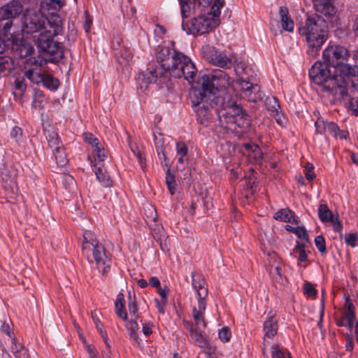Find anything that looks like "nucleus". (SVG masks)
<instances>
[{
  "mask_svg": "<svg viewBox=\"0 0 358 358\" xmlns=\"http://www.w3.org/2000/svg\"><path fill=\"white\" fill-rule=\"evenodd\" d=\"M345 308V310L343 313L341 319L336 320V324L339 327H345L352 331L355 320V308L349 297L346 298Z\"/></svg>",
  "mask_w": 358,
  "mask_h": 358,
  "instance_id": "4468645a",
  "label": "nucleus"
},
{
  "mask_svg": "<svg viewBox=\"0 0 358 358\" xmlns=\"http://www.w3.org/2000/svg\"><path fill=\"white\" fill-rule=\"evenodd\" d=\"M315 10L327 17H331L336 13L333 0H312Z\"/></svg>",
  "mask_w": 358,
  "mask_h": 358,
  "instance_id": "f3484780",
  "label": "nucleus"
},
{
  "mask_svg": "<svg viewBox=\"0 0 358 358\" xmlns=\"http://www.w3.org/2000/svg\"><path fill=\"white\" fill-rule=\"evenodd\" d=\"M131 150L134 152V154L136 155V157L138 158V162L141 166V169L144 170V168L145 166V159L143 155V153L138 149V148H136V149H134L131 148Z\"/></svg>",
  "mask_w": 358,
  "mask_h": 358,
  "instance_id": "e2e57ef3",
  "label": "nucleus"
},
{
  "mask_svg": "<svg viewBox=\"0 0 358 358\" xmlns=\"http://www.w3.org/2000/svg\"><path fill=\"white\" fill-rule=\"evenodd\" d=\"M115 313L122 320L126 321L128 320V314L125 308L124 296L122 293L118 294L117 299L115 303Z\"/></svg>",
  "mask_w": 358,
  "mask_h": 358,
  "instance_id": "bb28decb",
  "label": "nucleus"
},
{
  "mask_svg": "<svg viewBox=\"0 0 358 358\" xmlns=\"http://www.w3.org/2000/svg\"><path fill=\"white\" fill-rule=\"evenodd\" d=\"M192 281L193 287L196 289H201L204 286L206 281L201 274L192 273Z\"/></svg>",
  "mask_w": 358,
  "mask_h": 358,
  "instance_id": "de8ad7c7",
  "label": "nucleus"
},
{
  "mask_svg": "<svg viewBox=\"0 0 358 358\" xmlns=\"http://www.w3.org/2000/svg\"><path fill=\"white\" fill-rule=\"evenodd\" d=\"M84 141L90 144L93 148H95L99 145V139L92 133L85 132L83 134Z\"/></svg>",
  "mask_w": 358,
  "mask_h": 358,
  "instance_id": "603ef678",
  "label": "nucleus"
},
{
  "mask_svg": "<svg viewBox=\"0 0 358 358\" xmlns=\"http://www.w3.org/2000/svg\"><path fill=\"white\" fill-rule=\"evenodd\" d=\"M273 218L280 222H290L292 224H297L299 222V217L289 208H282L279 210L274 214Z\"/></svg>",
  "mask_w": 358,
  "mask_h": 358,
  "instance_id": "aec40b11",
  "label": "nucleus"
},
{
  "mask_svg": "<svg viewBox=\"0 0 358 358\" xmlns=\"http://www.w3.org/2000/svg\"><path fill=\"white\" fill-rule=\"evenodd\" d=\"M166 184L171 194H173L176 192V182L175 175L171 173L169 168L166 171Z\"/></svg>",
  "mask_w": 358,
  "mask_h": 358,
  "instance_id": "ea45409f",
  "label": "nucleus"
},
{
  "mask_svg": "<svg viewBox=\"0 0 358 358\" xmlns=\"http://www.w3.org/2000/svg\"><path fill=\"white\" fill-rule=\"evenodd\" d=\"M229 76L219 69H212L199 77V88L193 87L190 101L197 122L208 127L213 119V112L222 122V117L226 123L234 120L244 110L236 101L229 97L217 96L220 88L225 87L229 83Z\"/></svg>",
  "mask_w": 358,
  "mask_h": 358,
  "instance_id": "f257e3e1",
  "label": "nucleus"
},
{
  "mask_svg": "<svg viewBox=\"0 0 358 358\" xmlns=\"http://www.w3.org/2000/svg\"><path fill=\"white\" fill-rule=\"evenodd\" d=\"M13 69V62L10 57H0V78L8 73Z\"/></svg>",
  "mask_w": 358,
  "mask_h": 358,
  "instance_id": "e433bc0d",
  "label": "nucleus"
},
{
  "mask_svg": "<svg viewBox=\"0 0 358 358\" xmlns=\"http://www.w3.org/2000/svg\"><path fill=\"white\" fill-rule=\"evenodd\" d=\"M193 318L194 320L195 324L194 327H199L201 322H202L203 327H206V322L204 318V313L201 312V310H197L196 307L193 308Z\"/></svg>",
  "mask_w": 358,
  "mask_h": 358,
  "instance_id": "09e8293b",
  "label": "nucleus"
},
{
  "mask_svg": "<svg viewBox=\"0 0 358 358\" xmlns=\"http://www.w3.org/2000/svg\"><path fill=\"white\" fill-rule=\"evenodd\" d=\"M159 69L158 68H148L145 71L140 73L138 76L137 80L138 87L141 92H145L150 84L155 83L158 79L161 83H164L169 80H164L160 78Z\"/></svg>",
  "mask_w": 358,
  "mask_h": 358,
  "instance_id": "f8f14e48",
  "label": "nucleus"
},
{
  "mask_svg": "<svg viewBox=\"0 0 358 358\" xmlns=\"http://www.w3.org/2000/svg\"><path fill=\"white\" fill-rule=\"evenodd\" d=\"M327 131L336 138L346 139L348 136V131L341 130L338 125L333 122H327Z\"/></svg>",
  "mask_w": 358,
  "mask_h": 358,
  "instance_id": "7c9ffc66",
  "label": "nucleus"
},
{
  "mask_svg": "<svg viewBox=\"0 0 358 358\" xmlns=\"http://www.w3.org/2000/svg\"><path fill=\"white\" fill-rule=\"evenodd\" d=\"M22 76H24L25 80L26 78L28 79L33 84L38 85L42 80L43 73H39L36 69H26L25 67Z\"/></svg>",
  "mask_w": 358,
  "mask_h": 358,
  "instance_id": "c85d7f7f",
  "label": "nucleus"
},
{
  "mask_svg": "<svg viewBox=\"0 0 358 358\" xmlns=\"http://www.w3.org/2000/svg\"><path fill=\"white\" fill-rule=\"evenodd\" d=\"M22 11V3L19 1L13 0L0 8V20L14 19L18 17Z\"/></svg>",
  "mask_w": 358,
  "mask_h": 358,
  "instance_id": "2eb2a0df",
  "label": "nucleus"
},
{
  "mask_svg": "<svg viewBox=\"0 0 358 358\" xmlns=\"http://www.w3.org/2000/svg\"><path fill=\"white\" fill-rule=\"evenodd\" d=\"M43 99L44 93L39 90L34 89V94L33 96L32 107L34 108H43Z\"/></svg>",
  "mask_w": 358,
  "mask_h": 358,
  "instance_id": "37998d69",
  "label": "nucleus"
},
{
  "mask_svg": "<svg viewBox=\"0 0 358 358\" xmlns=\"http://www.w3.org/2000/svg\"><path fill=\"white\" fill-rule=\"evenodd\" d=\"M358 241V235L356 233H350L345 236V241L347 245L355 247Z\"/></svg>",
  "mask_w": 358,
  "mask_h": 358,
  "instance_id": "052dcab7",
  "label": "nucleus"
},
{
  "mask_svg": "<svg viewBox=\"0 0 358 358\" xmlns=\"http://www.w3.org/2000/svg\"><path fill=\"white\" fill-rule=\"evenodd\" d=\"M282 28L289 32L294 30V24L289 15V11L287 7L281 6L279 10Z\"/></svg>",
  "mask_w": 358,
  "mask_h": 358,
  "instance_id": "b1692460",
  "label": "nucleus"
},
{
  "mask_svg": "<svg viewBox=\"0 0 358 358\" xmlns=\"http://www.w3.org/2000/svg\"><path fill=\"white\" fill-rule=\"evenodd\" d=\"M51 30H46L38 35L33 36V41L38 52L46 62L58 63L64 57V47L53 38L59 34L62 30V21L57 14H52L45 18Z\"/></svg>",
  "mask_w": 358,
  "mask_h": 358,
  "instance_id": "20e7f679",
  "label": "nucleus"
},
{
  "mask_svg": "<svg viewBox=\"0 0 358 358\" xmlns=\"http://www.w3.org/2000/svg\"><path fill=\"white\" fill-rule=\"evenodd\" d=\"M185 327L189 331L190 336L194 340V342L202 348H207L209 345L208 340L203 335L199 327H194V324L189 321H183Z\"/></svg>",
  "mask_w": 358,
  "mask_h": 358,
  "instance_id": "dca6fc26",
  "label": "nucleus"
},
{
  "mask_svg": "<svg viewBox=\"0 0 358 358\" xmlns=\"http://www.w3.org/2000/svg\"><path fill=\"white\" fill-rule=\"evenodd\" d=\"M309 76L312 83L318 86V90L323 93V96L332 97L334 100H341L345 92L344 80L352 78L341 76L324 62H316L309 70Z\"/></svg>",
  "mask_w": 358,
  "mask_h": 358,
  "instance_id": "7ed1b4c3",
  "label": "nucleus"
},
{
  "mask_svg": "<svg viewBox=\"0 0 358 358\" xmlns=\"http://www.w3.org/2000/svg\"><path fill=\"white\" fill-rule=\"evenodd\" d=\"M264 103L266 109L271 112V115L276 116L279 114L280 106L278 100L275 97L267 96Z\"/></svg>",
  "mask_w": 358,
  "mask_h": 358,
  "instance_id": "f704fd0d",
  "label": "nucleus"
},
{
  "mask_svg": "<svg viewBox=\"0 0 358 358\" xmlns=\"http://www.w3.org/2000/svg\"><path fill=\"white\" fill-rule=\"evenodd\" d=\"M270 274L274 281L279 284H282L284 279L282 274V268L279 266H276L273 269H271Z\"/></svg>",
  "mask_w": 358,
  "mask_h": 358,
  "instance_id": "8fccbe9b",
  "label": "nucleus"
},
{
  "mask_svg": "<svg viewBox=\"0 0 358 358\" xmlns=\"http://www.w3.org/2000/svg\"><path fill=\"white\" fill-rule=\"evenodd\" d=\"M345 86L344 89L345 92L343 94L342 99L350 98V108L352 114L358 116V79L351 78L344 80Z\"/></svg>",
  "mask_w": 358,
  "mask_h": 358,
  "instance_id": "9b49d317",
  "label": "nucleus"
},
{
  "mask_svg": "<svg viewBox=\"0 0 358 358\" xmlns=\"http://www.w3.org/2000/svg\"><path fill=\"white\" fill-rule=\"evenodd\" d=\"M315 244L317 250L322 253L324 254L327 252L326 242L322 235L317 236L315 238Z\"/></svg>",
  "mask_w": 358,
  "mask_h": 358,
  "instance_id": "864d4df0",
  "label": "nucleus"
},
{
  "mask_svg": "<svg viewBox=\"0 0 358 358\" xmlns=\"http://www.w3.org/2000/svg\"><path fill=\"white\" fill-rule=\"evenodd\" d=\"M41 83L50 91L57 90L60 85L59 80L50 73H43Z\"/></svg>",
  "mask_w": 358,
  "mask_h": 358,
  "instance_id": "cd10ccee",
  "label": "nucleus"
},
{
  "mask_svg": "<svg viewBox=\"0 0 358 358\" xmlns=\"http://www.w3.org/2000/svg\"><path fill=\"white\" fill-rule=\"evenodd\" d=\"M203 56L210 64L223 69H229L232 65L231 59L227 55L209 45L202 48Z\"/></svg>",
  "mask_w": 358,
  "mask_h": 358,
  "instance_id": "9d476101",
  "label": "nucleus"
},
{
  "mask_svg": "<svg viewBox=\"0 0 358 358\" xmlns=\"http://www.w3.org/2000/svg\"><path fill=\"white\" fill-rule=\"evenodd\" d=\"M304 293L310 297H315L317 295V290L310 282H306L303 285Z\"/></svg>",
  "mask_w": 358,
  "mask_h": 358,
  "instance_id": "13d9d810",
  "label": "nucleus"
},
{
  "mask_svg": "<svg viewBox=\"0 0 358 358\" xmlns=\"http://www.w3.org/2000/svg\"><path fill=\"white\" fill-rule=\"evenodd\" d=\"M181 8V15L183 18L187 17L190 13V5L192 4L194 8L196 7H206L211 4L213 0H178Z\"/></svg>",
  "mask_w": 358,
  "mask_h": 358,
  "instance_id": "a211bd4d",
  "label": "nucleus"
},
{
  "mask_svg": "<svg viewBox=\"0 0 358 358\" xmlns=\"http://www.w3.org/2000/svg\"><path fill=\"white\" fill-rule=\"evenodd\" d=\"M314 166L310 162H307L304 166V174L306 178L310 182L313 181L316 176L313 172Z\"/></svg>",
  "mask_w": 358,
  "mask_h": 358,
  "instance_id": "5fc2aeb1",
  "label": "nucleus"
},
{
  "mask_svg": "<svg viewBox=\"0 0 358 358\" xmlns=\"http://www.w3.org/2000/svg\"><path fill=\"white\" fill-rule=\"evenodd\" d=\"M94 152H95L96 157L99 162H102L105 159V151L103 148H102L101 145H99L95 148H94Z\"/></svg>",
  "mask_w": 358,
  "mask_h": 358,
  "instance_id": "774afa93",
  "label": "nucleus"
},
{
  "mask_svg": "<svg viewBox=\"0 0 358 358\" xmlns=\"http://www.w3.org/2000/svg\"><path fill=\"white\" fill-rule=\"evenodd\" d=\"M224 4V0H215L213 4L211 6L210 14L213 15V17H217L220 16L221 12L220 9L223 7Z\"/></svg>",
  "mask_w": 358,
  "mask_h": 358,
  "instance_id": "3c124183",
  "label": "nucleus"
},
{
  "mask_svg": "<svg viewBox=\"0 0 358 358\" xmlns=\"http://www.w3.org/2000/svg\"><path fill=\"white\" fill-rule=\"evenodd\" d=\"M349 50L341 45L327 47L322 54L323 62L345 78L358 76V66L345 63L350 57Z\"/></svg>",
  "mask_w": 358,
  "mask_h": 358,
  "instance_id": "423d86ee",
  "label": "nucleus"
},
{
  "mask_svg": "<svg viewBox=\"0 0 358 358\" xmlns=\"http://www.w3.org/2000/svg\"><path fill=\"white\" fill-rule=\"evenodd\" d=\"M291 231L294 233L298 238H302L305 240L306 242L309 241L308 233L304 227H296L295 228H293V230H291Z\"/></svg>",
  "mask_w": 358,
  "mask_h": 358,
  "instance_id": "4d7b16f0",
  "label": "nucleus"
},
{
  "mask_svg": "<svg viewBox=\"0 0 358 358\" xmlns=\"http://www.w3.org/2000/svg\"><path fill=\"white\" fill-rule=\"evenodd\" d=\"M112 47L115 50V56L117 62L122 65H126L132 58L130 48L124 44L122 40L119 37L113 38Z\"/></svg>",
  "mask_w": 358,
  "mask_h": 358,
  "instance_id": "ddd939ff",
  "label": "nucleus"
},
{
  "mask_svg": "<svg viewBox=\"0 0 358 358\" xmlns=\"http://www.w3.org/2000/svg\"><path fill=\"white\" fill-rule=\"evenodd\" d=\"M12 86L15 90L13 92L15 96H19L20 98L22 97L27 87L24 76L20 74L15 75Z\"/></svg>",
  "mask_w": 358,
  "mask_h": 358,
  "instance_id": "a878e982",
  "label": "nucleus"
},
{
  "mask_svg": "<svg viewBox=\"0 0 358 358\" xmlns=\"http://www.w3.org/2000/svg\"><path fill=\"white\" fill-rule=\"evenodd\" d=\"M12 325L13 324L10 320L8 319V320H6V323L3 324L0 327V331L6 336V338H4L5 342L15 336L12 330Z\"/></svg>",
  "mask_w": 358,
  "mask_h": 358,
  "instance_id": "79ce46f5",
  "label": "nucleus"
},
{
  "mask_svg": "<svg viewBox=\"0 0 358 358\" xmlns=\"http://www.w3.org/2000/svg\"><path fill=\"white\" fill-rule=\"evenodd\" d=\"M128 310L129 314L131 315V317L138 319L140 315L138 313V306L137 302L136 299V296L134 294L131 295V292H129L128 294Z\"/></svg>",
  "mask_w": 358,
  "mask_h": 358,
  "instance_id": "c9c22d12",
  "label": "nucleus"
},
{
  "mask_svg": "<svg viewBox=\"0 0 358 358\" xmlns=\"http://www.w3.org/2000/svg\"><path fill=\"white\" fill-rule=\"evenodd\" d=\"M329 27L327 21L318 14L307 16L305 22L299 28V33L307 41V54L315 57L328 38Z\"/></svg>",
  "mask_w": 358,
  "mask_h": 358,
  "instance_id": "39448f33",
  "label": "nucleus"
},
{
  "mask_svg": "<svg viewBox=\"0 0 358 358\" xmlns=\"http://www.w3.org/2000/svg\"><path fill=\"white\" fill-rule=\"evenodd\" d=\"M236 84L238 85L241 88L242 96H243L246 92H248L250 89L255 85L252 83L248 78H244L243 76L236 80Z\"/></svg>",
  "mask_w": 358,
  "mask_h": 358,
  "instance_id": "a19ab883",
  "label": "nucleus"
},
{
  "mask_svg": "<svg viewBox=\"0 0 358 358\" xmlns=\"http://www.w3.org/2000/svg\"><path fill=\"white\" fill-rule=\"evenodd\" d=\"M92 318H93L94 322L96 324V329L99 331V333H100L103 340L104 341V343H105V344L106 345V348L110 351V345L108 343V338L106 331L103 329L102 324H101L100 320H99V318L96 316L92 315Z\"/></svg>",
  "mask_w": 358,
  "mask_h": 358,
  "instance_id": "c03bdc74",
  "label": "nucleus"
},
{
  "mask_svg": "<svg viewBox=\"0 0 358 358\" xmlns=\"http://www.w3.org/2000/svg\"><path fill=\"white\" fill-rule=\"evenodd\" d=\"M43 132L48 143V146L52 151L57 147H61L63 145L60 141L58 134L52 127L43 129Z\"/></svg>",
  "mask_w": 358,
  "mask_h": 358,
  "instance_id": "4be33fe9",
  "label": "nucleus"
},
{
  "mask_svg": "<svg viewBox=\"0 0 358 358\" xmlns=\"http://www.w3.org/2000/svg\"><path fill=\"white\" fill-rule=\"evenodd\" d=\"M82 252L89 262H96L98 269L103 275L109 271L111 259L106 254L104 246L99 242L91 231L83 233Z\"/></svg>",
  "mask_w": 358,
  "mask_h": 358,
  "instance_id": "0eeeda50",
  "label": "nucleus"
},
{
  "mask_svg": "<svg viewBox=\"0 0 358 358\" xmlns=\"http://www.w3.org/2000/svg\"><path fill=\"white\" fill-rule=\"evenodd\" d=\"M329 222H331L333 224V228L335 231L336 232H341L343 229V224L341 220L339 219L338 215L336 214L333 218L332 221H330Z\"/></svg>",
  "mask_w": 358,
  "mask_h": 358,
  "instance_id": "338daca9",
  "label": "nucleus"
},
{
  "mask_svg": "<svg viewBox=\"0 0 358 358\" xmlns=\"http://www.w3.org/2000/svg\"><path fill=\"white\" fill-rule=\"evenodd\" d=\"M176 150L179 155H187L188 148L185 142L179 141L176 143Z\"/></svg>",
  "mask_w": 358,
  "mask_h": 358,
  "instance_id": "bf43d9fd",
  "label": "nucleus"
},
{
  "mask_svg": "<svg viewBox=\"0 0 358 358\" xmlns=\"http://www.w3.org/2000/svg\"><path fill=\"white\" fill-rule=\"evenodd\" d=\"M334 216L327 204L322 203L319 206L318 217L322 222L327 223L332 221Z\"/></svg>",
  "mask_w": 358,
  "mask_h": 358,
  "instance_id": "2f4dec72",
  "label": "nucleus"
},
{
  "mask_svg": "<svg viewBox=\"0 0 358 358\" xmlns=\"http://www.w3.org/2000/svg\"><path fill=\"white\" fill-rule=\"evenodd\" d=\"M210 13L206 15H199L193 18L190 22H183L182 27L184 31L192 35L204 34L210 32L217 25V20Z\"/></svg>",
  "mask_w": 358,
  "mask_h": 358,
  "instance_id": "6e6552de",
  "label": "nucleus"
},
{
  "mask_svg": "<svg viewBox=\"0 0 358 358\" xmlns=\"http://www.w3.org/2000/svg\"><path fill=\"white\" fill-rule=\"evenodd\" d=\"M155 58L159 69L160 78L164 80L184 78L189 84L194 82L197 70L191 59L182 52L176 51L169 46L158 45L155 50Z\"/></svg>",
  "mask_w": 358,
  "mask_h": 358,
  "instance_id": "f03ea898",
  "label": "nucleus"
},
{
  "mask_svg": "<svg viewBox=\"0 0 358 358\" xmlns=\"http://www.w3.org/2000/svg\"><path fill=\"white\" fill-rule=\"evenodd\" d=\"M263 92L260 90V87L257 84L252 86L248 92H246L243 96L244 98L252 102H257L261 100Z\"/></svg>",
  "mask_w": 358,
  "mask_h": 358,
  "instance_id": "72a5a7b5",
  "label": "nucleus"
},
{
  "mask_svg": "<svg viewBox=\"0 0 358 358\" xmlns=\"http://www.w3.org/2000/svg\"><path fill=\"white\" fill-rule=\"evenodd\" d=\"M95 174L98 180L102 184L103 186L108 187L112 186V180L108 174L104 172L102 168L99 167L95 171Z\"/></svg>",
  "mask_w": 358,
  "mask_h": 358,
  "instance_id": "58836bf2",
  "label": "nucleus"
},
{
  "mask_svg": "<svg viewBox=\"0 0 358 358\" xmlns=\"http://www.w3.org/2000/svg\"><path fill=\"white\" fill-rule=\"evenodd\" d=\"M46 19L36 11H27L23 15L22 31L24 35L34 34L45 28Z\"/></svg>",
  "mask_w": 358,
  "mask_h": 358,
  "instance_id": "1a4fd4ad",
  "label": "nucleus"
},
{
  "mask_svg": "<svg viewBox=\"0 0 358 358\" xmlns=\"http://www.w3.org/2000/svg\"><path fill=\"white\" fill-rule=\"evenodd\" d=\"M230 123L237 125L241 129V132H245L250 127L252 120L250 116L244 110Z\"/></svg>",
  "mask_w": 358,
  "mask_h": 358,
  "instance_id": "5701e85b",
  "label": "nucleus"
},
{
  "mask_svg": "<svg viewBox=\"0 0 358 358\" xmlns=\"http://www.w3.org/2000/svg\"><path fill=\"white\" fill-rule=\"evenodd\" d=\"M327 122L322 120L317 119L315 123L316 131L319 134H323L324 131H327Z\"/></svg>",
  "mask_w": 358,
  "mask_h": 358,
  "instance_id": "69168bd1",
  "label": "nucleus"
},
{
  "mask_svg": "<svg viewBox=\"0 0 358 358\" xmlns=\"http://www.w3.org/2000/svg\"><path fill=\"white\" fill-rule=\"evenodd\" d=\"M13 26V19L5 18L0 20V34L8 36Z\"/></svg>",
  "mask_w": 358,
  "mask_h": 358,
  "instance_id": "a18cd8bd",
  "label": "nucleus"
},
{
  "mask_svg": "<svg viewBox=\"0 0 358 358\" xmlns=\"http://www.w3.org/2000/svg\"><path fill=\"white\" fill-rule=\"evenodd\" d=\"M10 135L12 138L15 139L16 141H18L22 138V130L20 127L15 126L11 129Z\"/></svg>",
  "mask_w": 358,
  "mask_h": 358,
  "instance_id": "0e129e2a",
  "label": "nucleus"
},
{
  "mask_svg": "<svg viewBox=\"0 0 358 358\" xmlns=\"http://www.w3.org/2000/svg\"><path fill=\"white\" fill-rule=\"evenodd\" d=\"M271 350V358H291V355L289 352L280 349L278 345H272ZM262 353L264 358H268L266 354L265 343H264Z\"/></svg>",
  "mask_w": 358,
  "mask_h": 358,
  "instance_id": "473e14b6",
  "label": "nucleus"
},
{
  "mask_svg": "<svg viewBox=\"0 0 358 358\" xmlns=\"http://www.w3.org/2000/svg\"><path fill=\"white\" fill-rule=\"evenodd\" d=\"M305 245L303 243H301L299 242H296V245L294 248V252L296 253H299V261L301 262H303L307 261L308 255L305 250Z\"/></svg>",
  "mask_w": 358,
  "mask_h": 358,
  "instance_id": "49530a36",
  "label": "nucleus"
},
{
  "mask_svg": "<svg viewBox=\"0 0 358 358\" xmlns=\"http://www.w3.org/2000/svg\"><path fill=\"white\" fill-rule=\"evenodd\" d=\"M136 318L131 317L130 320L125 324V327L129 331V336L136 344L140 345L141 339L138 336V324Z\"/></svg>",
  "mask_w": 358,
  "mask_h": 358,
  "instance_id": "393cba45",
  "label": "nucleus"
},
{
  "mask_svg": "<svg viewBox=\"0 0 358 358\" xmlns=\"http://www.w3.org/2000/svg\"><path fill=\"white\" fill-rule=\"evenodd\" d=\"M52 153L55 157L56 164L59 166L62 167V166H64L67 164L68 159H67L66 154L65 152V149H64V145H62L61 147H57L56 148H55V150H53L52 151Z\"/></svg>",
  "mask_w": 358,
  "mask_h": 358,
  "instance_id": "c756f323",
  "label": "nucleus"
},
{
  "mask_svg": "<svg viewBox=\"0 0 358 358\" xmlns=\"http://www.w3.org/2000/svg\"><path fill=\"white\" fill-rule=\"evenodd\" d=\"M8 341L11 344V352L15 358H29L28 350L17 340L15 336Z\"/></svg>",
  "mask_w": 358,
  "mask_h": 358,
  "instance_id": "412c9836",
  "label": "nucleus"
},
{
  "mask_svg": "<svg viewBox=\"0 0 358 358\" xmlns=\"http://www.w3.org/2000/svg\"><path fill=\"white\" fill-rule=\"evenodd\" d=\"M278 329V320L275 318V315L269 312L266 320L264 322L263 331L264 332V337L273 338L276 335Z\"/></svg>",
  "mask_w": 358,
  "mask_h": 358,
  "instance_id": "6ab92c4d",
  "label": "nucleus"
},
{
  "mask_svg": "<svg viewBox=\"0 0 358 358\" xmlns=\"http://www.w3.org/2000/svg\"><path fill=\"white\" fill-rule=\"evenodd\" d=\"M242 147L247 151L254 154V158L257 161H260L263 158V153L258 145L255 143H244Z\"/></svg>",
  "mask_w": 358,
  "mask_h": 358,
  "instance_id": "4c0bfd02",
  "label": "nucleus"
},
{
  "mask_svg": "<svg viewBox=\"0 0 358 358\" xmlns=\"http://www.w3.org/2000/svg\"><path fill=\"white\" fill-rule=\"evenodd\" d=\"M219 338L224 342H228L231 338V332L228 327H224L219 331Z\"/></svg>",
  "mask_w": 358,
  "mask_h": 358,
  "instance_id": "680f3d73",
  "label": "nucleus"
},
{
  "mask_svg": "<svg viewBox=\"0 0 358 358\" xmlns=\"http://www.w3.org/2000/svg\"><path fill=\"white\" fill-rule=\"evenodd\" d=\"M44 3L48 7V10H59L64 5V0H43Z\"/></svg>",
  "mask_w": 358,
  "mask_h": 358,
  "instance_id": "6e6d98bb",
  "label": "nucleus"
}]
</instances>
